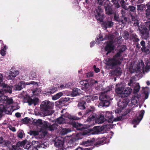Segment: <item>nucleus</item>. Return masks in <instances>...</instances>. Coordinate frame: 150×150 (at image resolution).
Segmentation results:
<instances>
[{"instance_id":"1","label":"nucleus","mask_w":150,"mask_h":150,"mask_svg":"<svg viewBox=\"0 0 150 150\" xmlns=\"http://www.w3.org/2000/svg\"><path fill=\"white\" fill-rule=\"evenodd\" d=\"M126 47L124 45L122 46L119 51L114 55L112 58L106 59L104 62L108 69H112L115 66L120 64L121 63L122 59L120 57L121 53L125 50Z\"/></svg>"},{"instance_id":"2","label":"nucleus","mask_w":150,"mask_h":150,"mask_svg":"<svg viewBox=\"0 0 150 150\" xmlns=\"http://www.w3.org/2000/svg\"><path fill=\"white\" fill-rule=\"evenodd\" d=\"M54 106V103L46 100L43 101L40 105V108L42 111L44 112V115H48L54 112L53 111L50 110Z\"/></svg>"},{"instance_id":"3","label":"nucleus","mask_w":150,"mask_h":150,"mask_svg":"<svg viewBox=\"0 0 150 150\" xmlns=\"http://www.w3.org/2000/svg\"><path fill=\"white\" fill-rule=\"evenodd\" d=\"M35 125L41 127V129L43 130L44 129H48L50 131L54 130L57 128V125L55 124L52 125L45 121L42 122L41 120H38L35 122Z\"/></svg>"},{"instance_id":"4","label":"nucleus","mask_w":150,"mask_h":150,"mask_svg":"<svg viewBox=\"0 0 150 150\" xmlns=\"http://www.w3.org/2000/svg\"><path fill=\"white\" fill-rule=\"evenodd\" d=\"M13 102L12 99L9 98L7 97V99L6 100L5 103L3 105H0V118L1 116L2 113L3 112H5L6 113L8 114V112H10L11 111V107H10V105L12 104Z\"/></svg>"},{"instance_id":"5","label":"nucleus","mask_w":150,"mask_h":150,"mask_svg":"<svg viewBox=\"0 0 150 150\" xmlns=\"http://www.w3.org/2000/svg\"><path fill=\"white\" fill-rule=\"evenodd\" d=\"M110 127L109 125H107L104 126H102L101 127L100 126H97L94 127L93 129V131L94 132H92V131L90 132L89 129H87L83 133V135H89L91 134H98L100 133L101 132L104 130H105L106 129L108 128H110Z\"/></svg>"},{"instance_id":"6","label":"nucleus","mask_w":150,"mask_h":150,"mask_svg":"<svg viewBox=\"0 0 150 150\" xmlns=\"http://www.w3.org/2000/svg\"><path fill=\"white\" fill-rule=\"evenodd\" d=\"M99 99L101 102L99 104V107H107L109 106L110 98L109 96H107L105 93H101Z\"/></svg>"},{"instance_id":"7","label":"nucleus","mask_w":150,"mask_h":150,"mask_svg":"<svg viewBox=\"0 0 150 150\" xmlns=\"http://www.w3.org/2000/svg\"><path fill=\"white\" fill-rule=\"evenodd\" d=\"M23 147L25 149H28L30 147L29 142L27 140H24L20 143H18L16 146H12V149L10 150H23L21 149Z\"/></svg>"},{"instance_id":"8","label":"nucleus","mask_w":150,"mask_h":150,"mask_svg":"<svg viewBox=\"0 0 150 150\" xmlns=\"http://www.w3.org/2000/svg\"><path fill=\"white\" fill-rule=\"evenodd\" d=\"M103 12V10L100 6H98L94 11L95 16L98 23L103 22L104 18V15Z\"/></svg>"},{"instance_id":"9","label":"nucleus","mask_w":150,"mask_h":150,"mask_svg":"<svg viewBox=\"0 0 150 150\" xmlns=\"http://www.w3.org/2000/svg\"><path fill=\"white\" fill-rule=\"evenodd\" d=\"M33 84L34 85L38 86V84L37 82L34 81H31L29 82L25 83L21 81L18 83L17 84L15 85L13 87V89L16 91H20L25 86Z\"/></svg>"},{"instance_id":"10","label":"nucleus","mask_w":150,"mask_h":150,"mask_svg":"<svg viewBox=\"0 0 150 150\" xmlns=\"http://www.w3.org/2000/svg\"><path fill=\"white\" fill-rule=\"evenodd\" d=\"M3 80L4 76L2 74H0V86L3 87V90H1L2 91H3L4 93H12V86L4 83Z\"/></svg>"},{"instance_id":"11","label":"nucleus","mask_w":150,"mask_h":150,"mask_svg":"<svg viewBox=\"0 0 150 150\" xmlns=\"http://www.w3.org/2000/svg\"><path fill=\"white\" fill-rule=\"evenodd\" d=\"M108 39L110 40L105 48V50L107 51L106 54L107 55L108 53L111 52L114 49V47L112 44L114 37L113 35H110L108 37Z\"/></svg>"},{"instance_id":"12","label":"nucleus","mask_w":150,"mask_h":150,"mask_svg":"<svg viewBox=\"0 0 150 150\" xmlns=\"http://www.w3.org/2000/svg\"><path fill=\"white\" fill-rule=\"evenodd\" d=\"M105 117L108 120L109 122L112 123L113 121H118L122 120V117L121 116L117 117V118H113L112 113L109 111L105 112Z\"/></svg>"},{"instance_id":"13","label":"nucleus","mask_w":150,"mask_h":150,"mask_svg":"<svg viewBox=\"0 0 150 150\" xmlns=\"http://www.w3.org/2000/svg\"><path fill=\"white\" fill-rule=\"evenodd\" d=\"M19 74L18 70L15 71L14 72L8 71L6 72L5 77L8 80H13Z\"/></svg>"},{"instance_id":"14","label":"nucleus","mask_w":150,"mask_h":150,"mask_svg":"<svg viewBox=\"0 0 150 150\" xmlns=\"http://www.w3.org/2000/svg\"><path fill=\"white\" fill-rule=\"evenodd\" d=\"M144 113V111L142 110L139 113L138 116H137L132 121V123L134 125V127H136V125L139 124L142 119Z\"/></svg>"},{"instance_id":"15","label":"nucleus","mask_w":150,"mask_h":150,"mask_svg":"<svg viewBox=\"0 0 150 150\" xmlns=\"http://www.w3.org/2000/svg\"><path fill=\"white\" fill-rule=\"evenodd\" d=\"M129 102L124 100L122 101H120L118 103V106L120 108L119 110L116 109L115 111V113L120 112L121 110L125 108L128 105Z\"/></svg>"},{"instance_id":"16","label":"nucleus","mask_w":150,"mask_h":150,"mask_svg":"<svg viewBox=\"0 0 150 150\" xmlns=\"http://www.w3.org/2000/svg\"><path fill=\"white\" fill-rule=\"evenodd\" d=\"M90 108L88 109V110H86V114L89 115L88 113L91 114V115H90L89 117L87 119L88 121H91L97 118V117L95 113H93L92 111L94 110V108L93 107H90Z\"/></svg>"},{"instance_id":"17","label":"nucleus","mask_w":150,"mask_h":150,"mask_svg":"<svg viewBox=\"0 0 150 150\" xmlns=\"http://www.w3.org/2000/svg\"><path fill=\"white\" fill-rule=\"evenodd\" d=\"M141 34V36L144 39H146L149 37V33L148 29L146 27L139 28Z\"/></svg>"},{"instance_id":"18","label":"nucleus","mask_w":150,"mask_h":150,"mask_svg":"<svg viewBox=\"0 0 150 150\" xmlns=\"http://www.w3.org/2000/svg\"><path fill=\"white\" fill-rule=\"evenodd\" d=\"M64 142L62 139H59L58 138H57L55 140L54 145L58 148V150H62L64 148Z\"/></svg>"},{"instance_id":"19","label":"nucleus","mask_w":150,"mask_h":150,"mask_svg":"<svg viewBox=\"0 0 150 150\" xmlns=\"http://www.w3.org/2000/svg\"><path fill=\"white\" fill-rule=\"evenodd\" d=\"M81 144L83 146H93V145H96L95 139L93 138L83 141L81 143Z\"/></svg>"},{"instance_id":"20","label":"nucleus","mask_w":150,"mask_h":150,"mask_svg":"<svg viewBox=\"0 0 150 150\" xmlns=\"http://www.w3.org/2000/svg\"><path fill=\"white\" fill-rule=\"evenodd\" d=\"M0 144L3 146H6L9 148V150L12 149L11 142L8 140H4L2 137H0Z\"/></svg>"},{"instance_id":"21","label":"nucleus","mask_w":150,"mask_h":150,"mask_svg":"<svg viewBox=\"0 0 150 150\" xmlns=\"http://www.w3.org/2000/svg\"><path fill=\"white\" fill-rule=\"evenodd\" d=\"M27 102L28 103L29 105H30L33 104L34 105H36L39 102V100L37 98L33 99L28 98Z\"/></svg>"},{"instance_id":"22","label":"nucleus","mask_w":150,"mask_h":150,"mask_svg":"<svg viewBox=\"0 0 150 150\" xmlns=\"http://www.w3.org/2000/svg\"><path fill=\"white\" fill-rule=\"evenodd\" d=\"M41 132H42V136H44L47 133V132L45 130V131H43V130H41L39 132L36 131H30V135L36 136L39 134V133H40Z\"/></svg>"},{"instance_id":"23","label":"nucleus","mask_w":150,"mask_h":150,"mask_svg":"<svg viewBox=\"0 0 150 150\" xmlns=\"http://www.w3.org/2000/svg\"><path fill=\"white\" fill-rule=\"evenodd\" d=\"M113 25V23L111 21H108L107 22L103 23V26L105 28V29L107 28L111 27Z\"/></svg>"},{"instance_id":"24","label":"nucleus","mask_w":150,"mask_h":150,"mask_svg":"<svg viewBox=\"0 0 150 150\" xmlns=\"http://www.w3.org/2000/svg\"><path fill=\"white\" fill-rule=\"evenodd\" d=\"M132 90L130 88L128 87L124 90L123 95H124V96L127 97L132 93Z\"/></svg>"},{"instance_id":"25","label":"nucleus","mask_w":150,"mask_h":150,"mask_svg":"<svg viewBox=\"0 0 150 150\" xmlns=\"http://www.w3.org/2000/svg\"><path fill=\"white\" fill-rule=\"evenodd\" d=\"M81 93V90L79 89L75 88L72 90L71 93L73 96H75Z\"/></svg>"},{"instance_id":"26","label":"nucleus","mask_w":150,"mask_h":150,"mask_svg":"<svg viewBox=\"0 0 150 150\" xmlns=\"http://www.w3.org/2000/svg\"><path fill=\"white\" fill-rule=\"evenodd\" d=\"M83 88H84L85 91L89 94L92 91L91 86L88 83H87L85 85Z\"/></svg>"},{"instance_id":"27","label":"nucleus","mask_w":150,"mask_h":150,"mask_svg":"<svg viewBox=\"0 0 150 150\" xmlns=\"http://www.w3.org/2000/svg\"><path fill=\"white\" fill-rule=\"evenodd\" d=\"M104 6L105 9L106 13L108 14H110L112 13V10L110 6L109 5L106 6V4H104Z\"/></svg>"},{"instance_id":"28","label":"nucleus","mask_w":150,"mask_h":150,"mask_svg":"<svg viewBox=\"0 0 150 150\" xmlns=\"http://www.w3.org/2000/svg\"><path fill=\"white\" fill-rule=\"evenodd\" d=\"M4 93L0 90V101H3L4 104L5 103V101L7 98V97L3 95Z\"/></svg>"},{"instance_id":"29","label":"nucleus","mask_w":150,"mask_h":150,"mask_svg":"<svg viewBox=\"0 0 150 150\" xmlns=\"http://www.w3.org/2000/svg\"><path fill=\"white\" fill-rule=\"evenodd\" d=\"M69 122L67 120H65L64 118L63 117H60L58 118L57 120L56 123H57L59 124H63L65 123H69Z\"/></svg>"},{"instance_id":"30","label":"nucleus","mask_w":150,"mask_h":150,"mask_svg":"<svg viewBox=\"0 0 150 150\" xmlns=\"http://www.w3.org/2000/svg\"><path fill=\"white\" fill-rule=\"evenodd\" d=\"M122 71L121 69L119 68H117L114 71H112L111 74L113 75H115L116 76L119 75L121 74Z\"/></svg>"},{"instance_id":"31","label":"nucleus","mask_w":150,"mask_h":150,"mask_svg":"<svg viewBox=\"0 0 150 150\" xmlns=\"http://www.w3.org/2000/svg\"><path fill=\"white\" fill-rule=\"evenodd\" d=\"M63 93L62 92H59L55 95L53 96L52 97V99L53 100H56L59 99L60 97L63 95Z\"/></svg>"},{"instance_id":"32","label":"nucleus","mask_w":150,"mask_h":150,"mask_svg":"<svg viewBox=\"0 0 150 150\" xmlns=\"http://www.w3.org/2000/svg\"><path fill=\"white\" fill-rule=\"evenodd\" d=\"M118 84H117L116 85V87L115 89L116 92L118 94L123 95V90L124 89L123 88L122 86L118 88Z\"/></svg>"},{"instance_id":"33","label":"nucleus","mask_w":150,"mask_h":150,"mask_svg":"<svg viewBox=\"0 0 150 150\" xmlns=\"http://www.w3.org/2000/svg\"><path fill=\"white\" fill-rule=\"evenodd\" d=\"M71 130L70 129L63 128L62 129L60 133L62 135H64L71 132Z\"/></svg>"},{"instance_id":"34","label":"nucleus","mask_w":150,"mask_h":150,"mask_svg":"<svg viewBox=\"0 0 150 150\" xmlns=\"http://www.w3.org/2000/svg\"><path fill=\"white\" fill-rule=\"evenodd\" d=\"M68 123L72 124L73 127L77 128V129H80L78 128L79 126H80L81 125L78 123L75 122L73 121L70 120L69 122Z\"/></svg>"},{"instance_id":"35","label":"nucleus","mask_w":150,"mask_h":150,"mask_svg":"<svg viewBox=\"0 0 150 150\" xmlns=\"http://www.w3.org/2000/svg\"><path fill=\"white\" fill-rule=\"evenodd\" d=\"M7 49V46L6 45H4V47H2L0 52L2 56H4L6 54V50Z\"/></svg>"},{"instance_id":"36","label":"nucleus","mask_w":150,"mask_h":150,"mask_svg":"<svg viewBox=\"0 0 150 150\" xmlns=\"http://www.w3.org/2000/svg\"><path fill=\"white\" fill-rule=\"evenodd\" d=\"M105 118L104 116L103 115H100L99 117L97 118V121H98V123H102L105 121Z\"/></svg>"},{"instance_id":"37","label":"nucleus","mask_w":150,"mask_h":150,"mask_svg":"<svg viewBox=\"0 0 150 150\" xmlns=\"http://www.w3.org/2000/svg\"><path fill=\"white\" fill-rule=\"evenodd\" d=\"M106 139V138L105 137L100 138L99 139V141H98L96 143V145H97L98 144H102L103 143L105 142Z\"/></svg>"},{"instance_id":"38","label":"nucleus","mask_w":150,"mask_h":150,"mask_svg":"<svg viewBox=\"0 0 150 150\" xmlns=\"http://www.w3.org/2000/svg\"><path fill=\"white\" fill-rule=\"evenodd\" d=\"M32 144L33 146H32L33 147L37 148L38 147L39 148L40 147V144L38 141H33L32 142Z\"/></svg>"},{"instance_id":"39","label":"nucleus","mask_w":150,"mask_h":150,"mask_svg":"<svg viewBox=\"0 0 150 150\" xmlns=\"http://www.w3.org/2000/svg\"><path fill=\"white\" fill-rule=\"evenodd\" d=\"M140 88V87L138 83H136L135 86L134 87L133 93H136L138 92Z\"/></svg>"},{"instance_id":"40","label":"nucleus","mask_w":150,"mask_h":150,"mask_svg":"<svg viewBox=\"0 0 150 150\" xmlns=\"http://www.w3.org/2000/svg\"><path fill=\"white\" fill-rule=\"evenodd\" d=\"M55 105L56 106L60 107V106L62 107L63 106H65V104L64 102H60L59 100L58 101L55 102Z\"/></svg>"},{"instance_id":"41","label":"nucleus","mask_w":150,"mask_h":150,"mask_svg":"<svg viewBox=\"0 0 150 150\" xmlns=\"http://www.w3.org/2000/svg\"><path fill=\"white\" fill-rule=\"evenodd\" d=\"M138 99V97L137 96H133L132 98V99L131 100V103L133 104V105H135L136 104H137V99H135L134 100V99H136V98Z\"/></svg>"},{"instance_id":"42","label":"nucleus","mask_w":150,"mask_h":150,"mask_svg":"<svg viewBox=\"0 0 150 150\" xmlns=\"http://www.w3.org/2000/svg\"><path fill=\"white\" fill-rule=\"evenodd\" d=\"M41 91L40 88H36L33 91L32 93L33 95H38L41 93Z\"/></svg>"},{"instance_id":"43","label":"nucleus","mask_w":150,"mask_h":150,"mask_svg":"<svg viewBox=\"0 0 150 150\" xmlns=\"http://www.w3.org/2000/svg\"><path fill=\"white\" fill-rule=\"evenodd\" d=\"M66 118H67L70 120H78L79 119L78 117L70 114L67 115L66 116Z\"/></svg>"},{"instance_id":"44","label":"nucleus","mask_w":150,"mask_h":150,"mask_svg":"<svg viewBox=\"0 0 150 150\" xmlns=\"http://www.w3.org/2000/svg\"><path fill=\"white\" fill-rule=\"evenodd\" d=\"M137 7V10L139 11H143L145 8V5L143 4L138 5Z\"/></svg>"},{"instance_id":"45","label":"nucleus","mask_w":150,"mask_h":150,"mask_svg":"<svg viewBox=\"0 0 150 150\" xmlns=\"http://www.w3.org/2000/svg\"><path fill=\"white\" fill-rule=\"evenodd\" d=\"M104 40V39L103 38V37L101 35L98 36L96 39V42L98 44H99L101 41Z\"/></svg>"},{"instance_id":"46","label":"nucleus","mask_w":150,"mask_h":150,"mask_svg":"<svg viewBox=\"0 0 150 150\" xmlns=\"http://www.w3.org/2000/svg\"><path fill=\"white\" fill-rule=\"evenodd\" d=\"M49 144L48 142H45L42 144H40L39 148H45L49 146Z\"/></svg>"},{"instance_id":"47","label":"nucleus","mask_w":150,"mask_h":150,"mask_svg":"<svg viewBox=\"0 0 150 150\" xmlns=\"http://www.w3.org/2000/svg\"><path fill=\"white\" fill-rule=\"evenodd\" d=\"M84 99H85L87 102L89 103L91 102L92 98V96H85L84 97Z\"/></svg>"},{"instance_id":"48","label":"nucleus","mask_w":150,"mask_h":150,"mask_svg":"<svg viewBox=\"0 0 150 150\" xmlns=\"http://www.w3.org/2000/svg\"><path fill=\"white\" fill-rule=\"evenodd\" d=\"M85 103V102L83 104L81 103H79L78 104V106L80 109H84L85 108V106L84 105V104Z\"/></svg>"},{"instance_id":"49","label":"nucleus","mask_w":150,"mask_h":150,"mask_svg":"<svg viewBox=\"0 0 150 150\" xmlns=\"http://www.w3.org/2000/svg\"><path fill=\"white\" fill-rule=\"evenodd\" d=\"M57 88L53 87L50 89V91L48 92L47 93H49L50 94L53 93L57 91Z\"/></svg>"},{"instance_id":"50","label":"nucleus","mask_w":150,"mask_h":150,"mask_svg":"<svg viewBox=\"0 0 150 150\" xmlns=\"http://www.w3.org/2000/svg\"><path fill=\"white\" fill-rule=\"evenodd\" d=\"M129 36V34L128 32L125 31L124 32L123 37L125 40H127Z\"/></svg>"},{"instance_id":"51","label":"nucleus","mask_w":150,"mask_h":150,"mask_svg":"<svg viewBox=\"0 0 150 150\" xmlns=\"http://www.w3.org/2000/svg\"><path fill=\"white\" fill-rule=\"evenodd\" d=\"M141 45L143 47L141 48V50L142 51H144L146 47H145V43L144 41L142 40L141 42Z\"/></svg>"},{"instance_id":"52","label":"nucleus","mask_w":150,"mask_h":150,"mask_svg":"<svg viewBox=\"0 0 150 150\" xmlns=\"http://www.w3.org/2000/svg\"><path fill=\"white\" fill-rule=\"evenodd\" d=\"M132 20L133 21H134V25H139V21L137 20V19L135 17L134 18L133 17H132Z\"/></svg>"},{"instance_id":"53","label":"nucleus","mask_w":150,"mask_h":150,"mask_svg":"<svg viewBox=\"0 0 150 150\" xmlns=\"http://www.w3.org/2000/svg\"><path fill=\"white\" fill-rule=\"evenodd\" d=\"M93 148V147H91L87 148L85 149H83L81 147H78L75 150H91Z\"/></svg>"},{"instance_id":"54","label":"nucleus","mask_w":150,"mask_h":150,"mask_svg":"<svg viewBox=\"0 0 150 150\" xmlns=\"http://www.w3.org/2000/svg\"><path fill=\"white\" fill-rule=\"evenodd\" d=\"M140 68L139 67H137V68H135L133 66L132 67L133 71L131 70V69L130 68H129V71L131 73H132L135 71H138Z\"/></svg>"},{"instance_id":"55","label":"nucleus","mask_w":150,"mask_h":150,"mask_svg":"<svg viewBox=\"0 0 150 150\" xmlns=\"http://www.w3.org/2000/svg\"><path fill=\"white\" fill-rule=\"evenodd\" d=\"M70 98H62L60 99V102H64L65 104L66 102L69 100Z\"/></svg>"},{"instance_id":"56","label":"nucleus","mask_w":150,"mask_h":150,"mask_svg":"<svg viewBox=\"0 0 150 150\" xmlns=\"http://www.w3.org/2000/svg\"><path fill=\"white\" fill-rule=\"evenodd\" d=\"M147 8L146 10V14L147 16H149L150 14V7L149 5L147 4Z\"/></svg>"},{"instance_id":"57","label":"nucleus","mask_w":150,"mask_h":150,"mask_svg":"<svg viewBox=\"0 0 150 150\" xmlns=\"http://www.w3.org/2000/svg\"><path fill=\"white\" fill-rule=\"evenodd\" d=\"M112 2L113 3L115 4V7L116 8H118L120 7V6L119 4H118V2L116 0H112Z\"/></svg>"},{"instance_id":"58","label":"nucleus","mask_w":150,"mask_h":150,"mask_svg":"<svg viewBox=\"0 0 150 150\" xmlns=\"http://www.w3.org/2000/svg\"><path fill=\"white\" fill-rule=\"evenodd\" d=\"M98 83V82L96 81H95L94 80H91L89 83L90 85L92 86L94 85L95 84H96Z\"/></svg>"},{"instance_id":"59","label":"nucleus","mask_w":150,"mask_h":150,"mask_svg":"<svg viewBox=\"0 0 150 150\" xmlns=\"http://www.w3.org/2000/svg\"><path fill=\"white\" fill-rule=\"evenodd\" d=\"M146 70H148L150 68V62L147 60L146 62Z\"/></svg>"},{"instance_id":"60","label":"nucleus","mask_w":150,"mask_h":150,"mask_svg":"<svg viewBox=\"0 0 150 150\" xmlns=\"http://www.w3.org/2000/svg\"><path fill=\"white\" fill-rule=\"evenodd\" d=\"M80 84L84 86L87 83V81L86 80L81 81L80 82Z\"/></svg>"},{"instance_id":"61","label":"nucleus","mask_w":150,"mask_h":150,"mask_svg":"<svg viewBox=\"0 0 150 150\" xmlns=\"http://www.w3.org/2000/svg\"><path fill=\"white\" fill-rule=\"evenodd\" d=\"M29 119L28 117H25L22 120V121L25 124H26L29 122Z\"/></svg>"},{"instance_id":"62","label":"nucleus","mask_w":150,"mask_h":150,"mask_svg":"<svg viewBox=\"0 0 150 150\" xmlns=\"http://www.w3.org/2000/svg\"><path fill=\"white\" fill-rule=\"evenodd\" d=\"M129 8L131 11L134 12L135 10V7L133 6H129Z\"/></svg>"},{"instance_id":"63","label":"nucleus","mask_w":150,"mask_h":150,"mask_svg":"<svg viewBox=\"0 0 150 150\" xmlns=\"http://www.w3.org/2000/svg\"><path fill=\"white\" fill-rule=\"evenodd\" d=\"M93 68L95 71L96 73H98L100 71L99 69L98 68H96L95 65L93 66Z\"/></svg>"},{"instance_id":"64","label":"nucleus","mask_w":150,"mask_h":150,"mask_svg":"<svg viewBox=\"0 0 150 150\" xmlns=\"http://www.w3.org/2000/svg\"><path fill=\"white\" fill-rule=\"evenodd\" d=\"M134 79H131L130 80L129 82L128 83V85L129 86H131V84L134 83Z\"/></svg>"}]
</instances>
